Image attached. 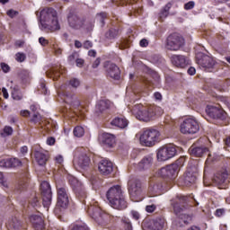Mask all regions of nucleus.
Masks as SVG:
<instances>
[{
    "label": "nucleus",
    "mask_w": 230,
    "mask_h": 230,
    "mask_svg": "<svg viewBox=\"0 0 230 230\" xmlns=\"http://www.w3.org/2000/svg\"><path fill=\"white\" fill-rule=\"evenodd\" d=\"M131 217L134 220H139V218H141V215H139V212L136 210L131 211Z\"/></svg>",
    "instance_id": "nucleus-58"
},
{
    "label": "nucleus",
    "mask_w": 230,
    "mask_h": 230,
    "mask_svg": "<svg viewBox=\"0 0 230 230\" xmlns=\"http://www.w3.org/2000/svg\"><path fill=\"white\" fill-rule=\"evenodd\" d=\"M184 164V158H179L176 160L174 164L163 167L159 170L158 175L160 177H167L168 179H172L177 175V172H179V168Z\"/></svg>",
    "instance_id": "nucleus-9"
},
{
    "label": "nucleus",
    "mask_w": 230,
    "mask_h": 230,
    "mask_svg": "<svg viewBox=\"0 0 230 230\" xmlns=\"http://www.w3.org/2000/svg\"><path fill=\"white\" fill-rule=\"evenodd\" d=\"M1 69L4 73H8L10 71V66L6 63H1Z\"/></svg>",
    "instance_id": "nucleus-60"
},
{
    "label": "nucleus",
    "mask_w": 230,
    "mask_h": 230,
    "mask_svg": "<svg viewBox=\"0 0 230 230\" xmlns=\"http://www.w3.org/2000/svg\"><path fill=\"white\" fill-rule=\"evenodd\" d=\"M195 8V2L190 1L184 4V10H193Z\"/></svg>",
    "instance_id": "nucleus-53"
},
{
    "label": "nucleus",
    "mask_w": 230,
    "mask_h": 230,
    "mask_svg": "<svg viewBox=\"0 0 230 230\" xmlns=\"http://www.w3.org/2000/svg\"><path fill=\"white\" fill-rule=\"evenodd\" d=\"M195 181H197V168L189 167L185 173L184 184L190 186V184L195 183Z\"/></svg>",
    "instance_id": "nucleus-27"
},
{
    "label": "nucleus",
    "mask_w": 230,
    "mask_h": 230,
    "mask_svg": "<svg viewBox=\"0 0 230 230\" xmlns=\"http://www.w3.org/2000/svg\"><path fill=\"white\" fill-rule=\"evenodd\" d=\"M38 90L41 94H44L45 96H48V94H49V90H48V87H46V80L42 78L40 80V87L38 88Z\"/></svg>",
    "instance_id": "nucleus-41"
},
{
    "label": "nucleus",
    "mask_w": 230,
    "mask_h": 230,
    "mask_svg": "<svg viewBox=\"0 0 230 230\" xmlns=\"http://www.w3.org/2000/svg\"><path fill=\"white\" fill-rule=\"evenodd\" d=\"M74 164L78 166L81 170L87 172L91 165V158L88 157L85 152L77 151L74 156Z\"/></svg>",
    "instance_id": "nucleus-15"
},
{
    "label": "nucleus",
    "mask_w": 230,
    "mask_h": 230,
    "mask_svg": "<svg viewBox=\"0 0 230 230\" xmlns=\"http://www.w3.org/2000/svg\"><path fill=\"white\" fill-rule=\"evenodd\" d=\"M118 35H119V30L116 28H111L105 33V38L108 39V40H114V39H118Z\"/></svg>",
    "instance_id": "nucleus-38"
},
{
    "label": "nucleus",
    "mask_w": 230,
    "mask_h": 230,
    "mask_svg": "<svg viewBox=\"0 0 230 230\" xmlns=\"http://www.w3.org/2000/svg\"><path fill=\"white\" fill-rule=\"evenodd\" d=\"M57 206L66 209L69 206V188L67 185H57Z\"/></svg>",
    "instance_id": "nucleus-10"
},
{
    "label": "nucleus",
    "mask_w": 230,
    "mask_h": 230,
    "mask_svg": "<svg viewBox=\"0 0 230 230\" xmlns=\"http://www.w3.org/2000/svg\"><path fill=\"white\" fill-rule=\"evenodd\" d=\"M20 78L22 79V84H30L31 81V74L28 70H22Z\"/></svg>",
    "instance_id": "nucleus-40"
},
{
    "label": "nucleus",
    "mask_w": 230,
    "mask_h": 230,
    "mask_svg": "<svg viewBox=\"0 0 230 230\" xmlns=\"http://www.w3.org/2000/svg\"><path fill=\"white\" fill-rule=\"evenodd\" d=\"M85 134V129H84V127L77 126L74 128V136L75 137H83V136Z\"/></svg>",
    "instance_id": "nucleus-43"
},
{
    "label": "nucleus",
    "mask_w": 230,
    "mask_h": 230,
    "mask_svg": "<svg viewBox=\"0 0 230 230\" xmlns=\"http://www.w3.org/2000/svg\"><path fill=\"white\" fill-rule=\"evenodd\" d=\"M34 157L39 166H46V164L48 163V159H49V156H48V153L42 150H36L34 152Z\"/></svg>",
    "instance_id": "nucleus-30"
},
{
    "label": "nucleus",
    "mask_w": 230,
    "mask_h": 230,
    "mask_svg": "<svg viewBox=\"0 0 230 230\" xmlns=\"http://www.w3.org/2000/svg\"><path fill=\"white\" fill-rule=\"evenodd\" d=\"M155 209H157V206L155 205H147L146 206V213H154V211H155Z\"/></svg>",
    "instance_id": "nucleus-55"
},
{
    "label": "nucleus",
    "mask_w": 230,
    "mask_h": 230,
    "mask_svg": "<svg viewBox=\"0 0 230 230\" xmlns=\"http://www.w3.org/2000/svg\"><path fill=\"white\" fill-rule=\"evenodd\" d=\"M69 85L74 89H76L80 86V80H78L77 78H73L69 81Z\"/></svg>",
    "instance_id": "nucleus-49"
},
{
    "label": "nucleus",
    "mask_w": 230,
    "mask_h": 230,
    "mask_svg": "<svg viewBox=\"0 0 230 230\" xmlns=\"http://www.w3.org/2000/svg\"><path fill=\"white\" fill-rule=\"evenodd\" d=\"M68 182L73 190L75 191L78 200L85 205V199H87V190H85L84 184H82L81 181H78V179H76L75 176H68Z\"/></svg>",
    "instance_id": "nucleus-7"
},
{
    "label": "nucleus",
    "mask_w": 230,
    "mask_h": 230,
    "mask_svg": "<svg viewBox=\"0 0 230 230\" xmlns=\"http://www.w3.org/2000/svg\"><path fill=\"white\" fill-rule=\"evenodd\" d=\"M112 103L109 100H101L96 104V109L99 112H105V111H109L111 109Z\"/></svg>",
    "instance_id": "nucleus-33"
},
{
    "label": "nucleus",
    "mask_w": 230,
    "mask_h": 230,
    "mask_svg": "<svg viewBox=\"0 0 230 230\" xmlns=\"http://www.w3.org/2000/svg\"><path fill=\"white\" fill-rule=\"evenodd\" d=\"M171 62L172 66L181 68H184L190 65V59L182 55H172L171 57Z\"/></svg>",
    "instance_id": "nucleus-23"
},
{
    "label": "nucleus",
    "mask_w": 230,
    "mask_h": 230,
    "mask_svg": "<svg viewBox=\"0 0 230 230\" xmlns=\"http://www.w3.org/2000/svg\"><path fill=\"white\" fill-rule=\"evenodd\" d=\"M99 141H101L103 146L112 148L116 143V137L111 133H102L101 136H99Z\"/></svg>",
    "instance_id": "nucleus-24"
},
{
    "label": "nucleus",
    "mask_w": 230,
    "mask_h": 230,
    "mask_svg": "<svg viewBox=\"0 0 230 230\" xmlns=\"http://www.w3.org/2000/svg\"><path fill=\"white\" fill-rule=\"evenodd\" d=\"M6 227L12 230H19L22 227V222L15 217H12L6 223Z\"/></svg>",
    "instance_id": "nucleus-32"
},
{
    "label": "nucleus",
    "mask_w": 230,
    "mask_h": 230,
    "mask_svg": "<svg viewBox=\"0 0 230 230\" xmlns=\"http://www.w3.org/2000/svg\"><path fill=\"white\" fill-rule=\"evenodd\" d=\"M83 48H84V49H91V48H93V42L90 40L84 41L83 44Z\"/></svg>",
    "instance_id": "nucleus-61"
},
{
    "label": "nucleus",
    "mask_w": 230,
    "mask_h": 230,
    "mask_svg": "<svg viewBox=\"0 0 230 230\" xmlns=\"http://www.w3.org/2000/svg\"><path fill=\"white\" fill-rule=\"evenodd\" d=\"M87 213L99 226H107L112 220V216L102 210L94 202L88 205Z\"/></svg>",
    "instance_id": "nucleus-4"
},
{
    "label": "nucleus",
    "mask_w": 230,
    "mask_h": 230,
    "mask_svg": "<svg viewBox=\"0 0 230 230\" xmlns=\"http://www.w3.org/2000/svg\"><path fill=\"white\" fill-rule=\"evenodd\" d=\"M17 13H19L17 11H13V9L7 11V15H8V17H11V19H13V17H15V15H17Z\"/></svg>",
    "instance_id": "nucleus-62"
},
{
    "label": "nucleus",
    "mask_w": 230,
    "mask_h": 230,
    "mask_svg": "<svg viewBox=\"0 0 230 230\" xmlns=\"http://www.w3.org/2000/svg\"><path fill=\"white\" fill-rule=\"evenodd\" d=\"M148 202H149V204L157 207L159 205V199H157V195L150 196Z\"/></svg>",
    "instance_id": "nucleus-48"
},
{
    "label": "nucleus",
    "mask_w": 230,
    "mask_h": 230,
    "mask_svg": "<svg viewBox=\"0 0 230 230\" xmlns=\"http://www.w3.org/2000/svg\"><path fill=\"white\" fill-rule=\"evenodd\" d=\"M175 155H177V149L175 146L170 145L159 149L156 157L158 161H168V159H172V157H175Z\"/></svg>",
    "instance_id": "nucleus-16"
},
{
    "label": "nucleus",
    "mask_w": 230,
    "mask_h": 230,
    "mask_svg": "<svg viewBox=\"0 0 230 230\" xmlns=\"http://www.w3.org/2000/svg\"><path fill=\"white\" fill-rule=\"evenodd\" d=\"M154 164V156L152 155H147L143 157V159L137 164V170L139 172H143L145 170H148L152 167Z\"/></svg>",
    "instance_id": "nucleus-26"
},
{
    "label": "nucleus",
    "mask_w": 230,
    "mask_h": 230,
    "mask_svg": "<svg viewBox=\"0 0 230 230\" xmlns=\"http://www.w3.org/2000/svg\"><path fill=\"white\" fill-rule=\"evenodd\" d=\"M111 125L119 128H127L128 127V120L125 118L117 117L111 120Z\"/></svg>",
    "instance_id": "nucleus-34"
},
{
    "label": "nucleus",
    "mask_w": 230,
    "mask_h": 230,
    "mask_svg": "<svg viewBox=\"0 0 230 230\" xmlns=\"http://www.w3.org/2000/svg\"><path fill=\"white\" fill-rule=\"evenodd\" d=\"M71 105H73V107H80V100H78V97L74 96L72 98Z\"/></svg>",
    "instance_id": "nucleus-56"
},
{
    "label": "nucleus",
    "mask_w": 230,
    "mask_h": 230,
    "mask_svg": "<svg viewBox=\"0 0 230 230\" xmlns=\"http://www.w3.org/2000/svg\"><path fill=\"white\" fill-rule=\"evenodd\" d=\"M166 226H167L166 219H164V217H158L153 220L151 225V229L164 230L166 229Z\"/></svg>",
    "instance_id": "nucleus-31"
},
{
    "label": "nucleus",
    "mask_w": 230,
    "mask_h": 230,
    "mask_svg": "<svg viewBox=\"0 0 230 230\" xmlns=\"http://www.w3.org/2000/svg\"><path fill=\"white\" fill-rule=\"evenodd\" d=\"M30 204L31 207H33L35 209H39L42 206V202L40 201V199L37 196H35L31 201Z\"/></svg>",
    "instance_id": "nucleus-44"
},
{
    "label": "nucleus",
    "mask_w": 230,
    "mask_h": 230,
    "mask_svg": "<svg viewBox=\"0 0 230 230\" xmlns=\"http://www.w3.org/2000/svg\"><path fill=\"white\" fill-rule=\"evenodd\" d=\"M15 57L17 62H24V60H26V55L24 53L18 52Z\"/></svg>",
    "instance_id": "nucleus-51"
},
{
    "label": "nucleus",
    "mask_w": 230,
    "mask_h": 230,
    "mask_svg": "<svg viewBox=\"0 0 230 230\" xmlns=\"http://www.w3.org/2000/svg\"><path fill=\"white\" fill-rule=\"evenodd\" d=\"M0 184L4 188H8V181H6V178H4V175L3 174L2 172H0Z\"/></svg>",
    "instance_id": "nucleus-50"
},
{
    "label": "nucleus",
    "mask_w": 230,
    "mask_h": 230,
    "mask_svg": "<svg viewBox=\"0 0 230 230\" xmlns=\"http://www.w3.org/2000/svg\"><path fill=\"white\" fill-rule=\"evenodd\" d=\"M4 136H12L13 134V128L10 126H5L4 128Z\"/></svg>",
    "instance_id": "nucleus-52"
},
{
    "label": "nucleus",
    "mask_w": 230,
    "mask_h": 230,
    "mask_svg": "<svg viewBox=\"0 0 230 230\" xmlns=\"http://www.w3.org/2000/svg\"><path fill=\"white\" fill-rule=\"evenodd\" d=\"M81 30H84L85 31H93V30H94V19L84 18Z\"/></svg>",
    "instance_id": "nucleus-37"
},
{
    "label": "nucleus",
    "mask_w": 230,
    "mask_h": 230,
    "mask_svg": "<svg viewBox=\"0 0 230 230\" xmlns=\"http://www.w3.org/2000/svg\"><path fill=\"white\" fill-rule=\"evenodd\" d=\"M76 58H78V54L77 52H74L68 57V62H71V63L75 61L76 62Z\"/></svg>",
    "instance_id": "nucleus-57"
},
{
    "label": "nucleus",
    "mask_w": 230,
    "mask_h": 230,
    "mask_svg": "<svg viewBox=\"0 0 230 230\" xmlns=\"http://www.w3.org/2000/svg\"><path fill=\"white\" fill-rule=\"evenodd\" d=\"M132 112L137 119L140 121H151L155 118V111L153 107H145L141 104H137L134 106Z\"/></svg>",
    "instance_id": "nucleus-6"
},
{
    "label": "nucleus",
    "mask_w": 230,
    "mask_h": 230,
    "mask_svg": "<svg viewBox=\"0 0 230 230\" xmlns=\"http://www.w3.org/2000/svg\"><path fill=\"white\" fill-rule=\"evenodd\" d=\"M122 224L125 230H132V223L130 222V219L124 217L122 219Z\"/></svg>",
    "instance_id": "nucleus-47"
},
{
    "label": "nucleus",
    "mask_w": 230,
    "mask_h": 230,
    "mask_svg": "<svg viewBox=\"0 0 230 230\" xmlns=\"http://www.w3.org/2000/svg\"><path fill=\"white\" fill-rule=\"evenodd\" d=\"M40 191L42 197V206L46 211L49 209L51 206V200L53 199V193L51 192V185L48 181H42L40 184Z\"/></svg>",
    "instance_id": "nucleus-12"
},
{
    "label": "nucleus",
    "mask_w": 230,
    "mask_h": 230,
    "mask_svg": "<svg viewBox=\"0 0 230 230\" xmlns=\"http://www.w3.org/2000/svg\"><path fill=\"white\" fill-rule=\"evenodd\" d=\"M182 46H184V38H182V36L172 33L167 37L165 49H167L168 51H179Z\"/></svg>",
    "instance_id": "nucleus-11"
},
{
    "label": "nucleus",
    "mask_w": 230,
    "mask_h": 230,
    "mask_svg": "<svg viewBox=\"0 0 230 230\" xmlns=\"http://www.w3.org/2000/svg\"><path fill=\"white\" fill-rule=\"evenodd\" d=\"M11 96L13 100H14L15 102H21V100H22L23 98L22 92L21 91V87L17 85L13 87Z\"/></svg>",
    "instance_id": "nucleus-36"
},
{
    "label": "nucleus",
    "mask_w": 230,
    "mask_h": 230,
    "mask_svg": "<svg viewBox=\"0 0 230 230\" xmlns=\"http://www.w3.org/2000/svg\"><path fill=\"white\" fill-rule=\"evenodd\" d=\"M72 230H89V226H87V225L84 222L75 223L73 226Z\"/></svg>",
    "instance_id": "nucleus-45"
},
{
    "label": "nucleus",
    "mask_w": 230,
    "mask_h": 230,
    "mask_svg": "<svg viewBox=\"0 0 230 230\" xmlns=\"http://www.w3.org/2000/svg\"><path fill=\"white\" fill-rule=\"evenodd\" d=\"M104 69L110 78L113 80H119L121 78V70H119V67L116 64L106 61L104 62Z\"/></svg>",
    "instance_id": "nucleus-18"
},
{
    "label": "nucleus",
    "mask_w": 230,
    "mask_h": 230,
    "mask_svg": "<svg viewBox=\"0 0 230 230\" xmlns=\"http://www.w3.org/2000/svg\"><path fill=\"white\" fill-rule=\"evenodd\" d=\"M22 166V162L19 158H5L0 160V168H17Z\"/></svg>",
    "instance_id": "nucleus-25"
},
{
    "label": "nucleus",
    "mask_w": 230,
    "mask_h": 230,
    "mask_svg": "<svg viewBox=\"0 0 230 230\" xmlns=\"http://www.w3.org/2000/svg\"><path fill=\"white\" fill-rule=\"evenodd\" d=\"M29 220L31 224H32V227L35 230H46V225L44 224V219L42 216L33 214L30 216Z\"/></svg>",
    "instance_id": "nucleus-22"
},
{
    "label": "nucleus",
    "mask_w": 230,
    "mask_h": 230,
    "mask_svg": "<svg viewBox=\"0 0 230 230\" xmlns=\"http://www.w3.org/2000/svg\"><path fill=\"white\" fill-rule=\"evenodd\" d=\"M172 188L170 183L163 181H157L155 183H150L148 188L149 195H155L157 193H163V191H168Z\"/></svg>",
    "instance_id": "nucleus-17"
},
{
    "label": "nucleus",
    "mask_w": 230,
    "mask_h": 230,
    "mask_svg": "<svg viewBox=\"0 0 230 230\" xmlns=\"http://www.w3.org/2000/svg\"><path fill=\"white\" fill-rule=\"evenodd\" d=\"M56 139L53 137H49L47 138V145H49V146H53V145H55Z\"/></svg>",
    "instance_id": "nucleus-64"
},
{
    "label": "nucleus",
    "mask_w": 230,
    "mask_h": 230,
    "mask_svg": "<svg viewBox=\"0 0 230 230\" xmlns=\"http://www.w3.org/2000/svg\"><path fill=\"white\" fill-rule=\"evenodd\" d=\"M98 169L101 175H111L114 172V164L108 159H102L98 164Z\"/></svg>",
    "instance_id": "nucleus-21"
},
{
    "label": "nucleus",
    "mask_w": 230,
    "mask_h": 230,
    "mask_svg": "<svg viewBox=\"0 0 230 230\" xmlns=\"http://www.w3.org/2000/svg\"><path fill=\"white\" fill-rule=\"evenodd\" d=\"M161 61H162V58L159 55H153L151 57V62L153 64H159V62H161Z\"/></svg>",
    "instance_id": "nucleus-54"
},
{
    "label": "nucleus",
    "mask_w": 230,
    "mask_h": 230,
    "mask_svg": "<svg viewBox=\"0 0 230 230\" xmlns=\"http://www.w3.org/2000/svg\"><path fill=\"white\" fill-rule=\"evenodd\" d=\"M206 113L208 117L212 118V119H226V111L218 106L208 105Z\"/></svg>",
    "instance_id": "nucleus-19"
},
{
    "label": "nucleus",
    "mask_w": 230,
    "mask_h": 230,
    "mask_svg": "<svg viewBox=\"0 0 230 230\" xmlns=\"http://www.w3.org/2000/svg\"><path fill=\"white\" fill-rule=\"evenodd\" d=\"M39 42L42 46H48V44H49V41L48 40H46V38H44V37L39 38Z\"/></svg>",
    "instance_id": "nucleus-63"
},
{
    "label": "nucleus",
    "mask_w": 230,
    "mask_h": 230,
    "mask_svg": "<svg viewBox=\"0 0 230 230\" xmlns=\"http://www.w3.org/2000/svg\"><path fill=\"white\" fill-rule=\"evenodd\" d=\"M102 64V58H97L92 65L93 69H96Z\"/></svg>",
    "instance_id": "nucleus-59"
},
{
    "label": "nucleus",
    "mask_w": 230,
    "mask_h": 230,
    "mask_svg": "<svg viewBox=\"0 0 230 230\" xmlns=\"http://www.w3.org/2000/svg\"><path fill=\"white\" fill-rule=\"evenodd\" d=\"M67 22L69 28H72V30H82V26H84V17L75 13H69L67 15Z\"/></svg>",
    "instance_id": "nucleus-20"
},
{
    "label": "nucleus",
    "mask_w": 230,
    "mask_h": 230,
    "mask_svg": "<svg viewBox=\"0 0 230 230\" xmlns=\"http://www.w3.org/2000/svg\"><path fill=\"white\" fill-rule=\"evenodd\" d=\"M189 152L192 157H202V155H206L209 152V149L204 146H191Z\"/></svg>",
    "instance_id": "nucleus-29"
},
{
    "label": "nucleus",
    "mask_w": 230,
    "mask_h": 230,
    "mask_svg": "<svg viewBox=\"0 0 230 230\" xmlns=\"http://www.w3.org/2000/svg\"><path fill=\"white\" fill-rule=\"evenodd\" d=\"M151 76L154 78L155 85H161V76L157 72L152 71Z\"/></svg>",
    "instance_id": "nucleus-46"
},
{
    "label": "nucleus",
    "mask_w": 230,
    "mask_h": 230,
    "mask_svg": "<svg viewBox=\"0 0 230 230\" xmlns=\"http://www.w3.org/2000/svg\"><path fill=\"white\" fill-rule=\"evenodd\" d=\"M84 177L90 181L93 188H100L102 186V179L98 178L93 173H84Z\"/></svg>",
    "instance_id": "nucleus-35"
},
{
    "label": "nucleus",
    "mask_w": 230,
    "mask_h": 230,
    "mask_svg": "<svg viewBox=\"0 0 230 230\" xmlns=\"http://www.w3.org/2000/svg\"><path fill=\"white\" fill-rule=\"evenodd\" d=\"M172 8V3H168L159 13L160 21L166 19L170 15V9Z\"/></svg>",
    "instance_id": "nucleus-39"
},
{
    "label": "nucleus",
    "mask_w": 230,
    "mask_h": 230,
    "mask_svg": "<svg viewBox=\"0 0 230 230\" xmlns=\"http://www.w3.org/2000/svg\"><path fill=\"white\" fill-rule=\"evenodd\" d=\"M128 191L133 202H139L143 199V183L139 179L130 177L128 181Z\"/></svg>",
    "instance_id": "nucleus-5"
},
{
    "label": "nucleus",
    "mask_w": 230,
    "mask_h": 230,
    "mask_svg": "<svg viewBox=\"0 0 230 230\" xmlns=\"http://www.w3.org/2000/svg\"><path fill=\"white\" fill-rule=\"evenodd\" d=\"M96 19L97 21H99L102 28H103V26H105V19H107V13L102 12L100 13H97Z\"/></svg>",
    "instance_id": "nucleus-42"
},
{
    "label": "nucleus",
    "mask_w": 230,
    "mask_h": 230,
    "mask_svg": "<svg viewBox=\"0 0 230 230\" xmlns=\"http://www.w3.org/2000/svg\"><path fill=\"white\" fill-rule=\"evenodd\" d=\"M159 136H161V133H159L157 129H146L140 136V143L143 146H154L155 142L159 139Z\"/></svg>",
    "instance_id": "nucleus-8"
},
{
    "label": "nucleus",
    "mask_w": 230,
    "mask_h": 230,
    "mask_svg": "<svg viewBox=\"0 0 230 230\" xmlns=\"http://www.w3.org/2000/svg\"><path fill=\"white\" fill-rule=\"evenodd\" d=\"M229 179V173H227V171H225L223 172H217L212 181L216 186H224V184H227Z\"/></svg>",
    "instance_id": "nucleus-28"
},
{
    "label": "nucleus",
    "mask_w": 230,
    "mask_h": 230,
    "mask_svg": "<svg viewBox=\"0 0 230 230\" xmlns=\"http://www.w3.org/2000/svg\"><path fill=\"white\" fill-rule=\"evenodd\" d=\"M190 199H193L194 202H196V206H199V202L195 199L193 194L188 198V196L177 195L176 198L171 200V204L173 208L175 215L183 222V224H190V222L193 219V216L190 214L182 213L184 211V205Z\"/></svg>",
    "instance_id": "nucleus-2"
},
{
    "label": "nucleus",
    "mask_w": 230,
    "mask_h": 230,
    "mask_svg": "<svg viewBox=\"0 0 230 230\" xmlns=\"http://www.w3.org/2000/svg\"><path fill=\"white\" fill-rule=\"evenodd\" d=\"M196 58L197 64H199L204 71L211 72V69L215 67V59L204 53H198Z\"/></svg>",
    "instance_id": "nucleus-14"
},
{
    "label": "nucleus",
    "mask_w": 230,
    "mask_h": 230,
    "mask_svg": "<svg viewBox=\"0 0 230 230\" xmlns=\"http://www.w3.org/2000/svg\"><path fill=\"white\" fill-rule=\"evenodd\" d=\"M106 199L109 200L111 208L113 209L123 210L127 209L128 203H127V199L123 195L121 187L119 185H114L110 188L106 192Z\"/></svg>",
    "instance_id": "nucleus-3"
},
{
    "label": "nucleus",
    "mask_w": 230,
    "mask_h": 230,
    "mask_svg": "<svg viewBox=\"0 0 230 230\" xmlns=\"http://www.w3.org/2000/svg\"><path fill=\"white\" fill-rule=\"evenodd\" d=\"M39 26L43 31L46 30L50 31L60 30L57 11L51 7L41 10L39 16Z\"/></svg>",
    "instance_id": "nucleus-1"
},
{
    "label": "nucleus",
    "mask_w": 230,
    "mask_h": 230,
    "mask_svg": "<svg viewBox=\"0 0 230 230\" xmlns=\"http://www.w3.org/2000/svg\"><path fill=\"white\" fill-rule=\"evenodd\" d=\"M199 129V122L193 118H186L180 126L181 134H197Z\"/></svg>",
    "instance_id": "nucleus-13"
}]
</instances>
